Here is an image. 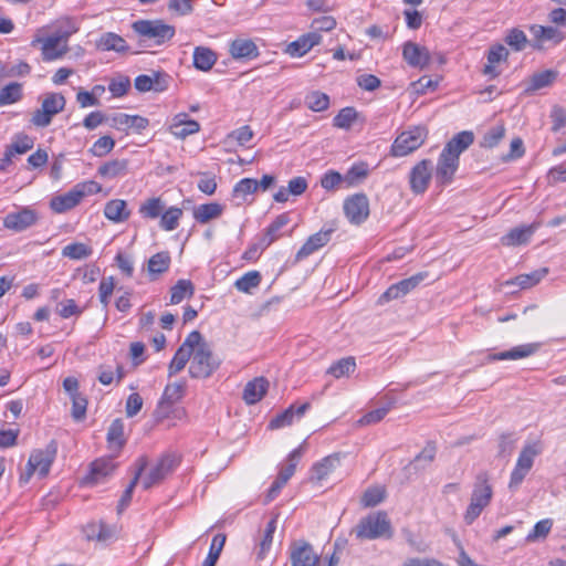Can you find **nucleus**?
Wrapping results in <instances>:
<instances>
[{
  "label": "nucleus",
  "mask_w": 566,
  "mask_h": 566,
  "mask_svg": "<svg viewBox=\"0 0 566 566\" xmlns=\"http://www.w3.org/2000/svg\"><path fill=\"white\" fill-rule=\"evenodd\" d=\"M356 361L354 357H345L336 363H334L328 369L327 373L335 378H340L344 376H349L355 371Z\"/></svg>",
  "instance_id": "nucleus-46"
},
{
  "label": "nucleus",
  "mask_w": 566,
  "mask_h": 566,
  "mask_svg": "<svg viewBox=\"0 0 566 566\" xmlns=\"http://www.w3.org/2000/svg\"><path fill=\"white\" fill-rule=\"evenodd\" d=\"M276 530V521L272 518L268 522L266 527L263 533V537L260 542V549L258 552V558L263 559L265 553L270 549L273 542V534Z\"/></svg>",
  "instance_id": "nucleus-59"
},
{
  "label": "nucleus",
  "mask_w": 566,
  "mask_h": 566,
  "mask_svg": "<svg viewBox=\"0 0 566 566\" xmlns=\"http://www.w3.org/2000/svg\"><path fill=\"white\" fill-rule=\"evenodd\" d=\"M269 381L263 377L254 378L249 381L243 390V400L248 405L259 402L268 391Z\"/></svg>",
  "instance_id": "nucleus-26"
},
{
  "label": "nucleus",
  "mask_w": 566,
  "mask_h": 566,
  "mask_svg": "<svg viewBox=\"0 0 566 566\" xmlns=\"http://www.w3.org/2000/svg\"><path fill=\"white\" fill-rule=\"evenodd\" d=\"M292 566H318L321 556L305 541H295L290 546Z\"/></svg>",
  "instance_id": "nucleus-12"
},
{
  "label": "nucleus",
  "mask_w": 566,
  "mask_h": 566,
  "mask_svg": "<svg viewBox=\"0 0 566 566\" xmlns=\"http://www.w3.org/2000/svg\"><path fill=\"white\" fill-rule=\"evenodd\" d=\"M66 99L62 94L48 93L41 103V107L32 114L31 124L41 128L49 126L52 118L64 109Z\"/></svg>",
  "instance_id": "nucleus-5"
},
{
  "label": "nucleus",
  "mask_w": 566,
  "mask_h": 566,
  "mask_svg": "<svg viewBox=\"0 0 566 566\" xmlns=\"http://www.w3.org/2000/svg\"><path fill=\"white\" fill-rule=\"evenodd\" d=\"M115 147V140L111 136L99 137L90 148V153L95 157H104Z\"/></svg>",
  "instance_id": "nucleus-62"
},
{
  "label": "nucleus",
  "mask_w": 566,
  "mask_h": 566,
  "mask_svg": "<svg viewBox=\"0 0 566 566\" xmlns=\"http://www.w3.org/2000/svg\"><path fill=\"white\" fill-rule=\"evenodd\" d=\"M190 358H191V354L186 352V348L179 347L169 364V367H168L169 377L181 371L186 367V365Z\"/></svg>",
  "instance_id": "nucleus-55"
},
{
  "label": "nucleus",
  "mask_w": 566,
  "mask_h": 566,
  "mask_svg": "<svg viewBox=\"0 0 566 566\" xmlns=\"http://www.w3.org/2000/svg\"><path fill=\"white\" fill-rule=\"evenodd\" d=\"M290 222V217L287 213L279 214L272 223L266 228V232L261 240L262 248L265 249L271 245L276 239L280 238L281 229L285 227Z\"/></svg>",
  "instance_id": "nucleus-30"
},
{
  "label": "nucleus",
  "mask_w": 566,
  "mask_h": 566,
  "mask_svg": "<svg viewBox=\"0 0 566 566\" xmlns=\"http://www.w3.org/2000/svg\"><path fill=\"white\" fill-rule=\"evenodd\" d=\"M427 273L420 272L408 279H403L392 285H390L379 297L378 303L384 304L386 302L398 300L403 297L412 290H415L426 277Z\"/></svg>",
  "instance_id": "nucleus-9"
},
{
  "label": "nucleus",
  "mask_w": 566,
  "mask_h": 566,
  "mask_svg": "<svg viewBox=\"0 0 566 566\" xmlns=\"http://www.w3.org/2000/svg\"><path fill=\"white\" fill-rule=\"evenodd\" d=\"M22 98V86L12 82L0 90V106L10 105Z\"/></svg>",
  "instance_id": "nucleus-47"
},
{
  "label": "nucleus",
  "mask_w": 566,
  "mask_h": 566,
  "mask_svg": "<svg viewBox=\"0 0 566 566\" xmlns=\"http://www.w3.org/2000/svg\"><path fill=\"white\" fill-rule=\"evenodd\" d=\"M504 42L506 43L507 46H510L512 51L521 52L524 49H526L528 44V39L524 31L517 28H513L506 32Z\"/></svg>",
  "instance_id": "nucleus-44"
},
{
  "label": "nucleus",
  "mask_w": 566,
  "mask_h": 566,
  "mask_svg": "<svg viewBox=\"0 0 566 566\" xmlns=\"http://www.w3.org/2000/svg\"><path fill=\"white\" fill-rule=\"evenodd\" d=\"M509 56V50L501 43L492 45L486 54L488 64L484 66L483 73L485 75H496L495 64L506 61Z\"/></svg>",
  "instance_id": "nucleus-29"
},
{
  "label": "nucleus",
  "mask_w": 566,
  "mask_h": 566,
  "mask_svg": "<svg viewBox=\"0 0 566 566\" xmlns=\"http://www.w3.org/2000/svg\"><path fill=\"white\" fill-rule=\"evenodd\" d=\"M30 45L32 48H38L41 51V59L43 62L61 60L69 52V44L62 43L51 34L46 36L35 34Z\"/></svg>",
  "instance_id": "nucleus-8"
},
{
  "label": "nucleus",
  "mask_w": 566,
  "mask_h": 566,
  "mask_svg": "<svg viewBox=\"0 0 566 566\" xmlns=\"http://www.w3.org/2000/svg\"><path fill=\"white\" fill-rule=\"evenodd\" d=\"M81 202L75 190L72 188L70 191L62 196H57L51 200V208L57 213L65 212L73 209Z\"/></svg>",
  "instance_id": "nucleus-35"
},
{
  "label": "nucleus",
  "mask_w": 566,
  "mask_h": 566,
  "mask_svg": "<svg viewBox=\"0 0 566 566\" xmlns=\"http://www.w3.org/2000/svg\"><path fill=\"white\" fill-rule=\"evenodd\" d=\"M402 56L413 67L423 69L430 62L429 51L413 42H406L403 44Z\"/></svg>",
  "instance_id": "nucleus-21"
},
{
  "label": "nucleus",
  "mask_w": 566,
  "mask_h": 566,
  "mask_svg": "<svg viewBox=\"0 0 566 566\" xmlns=\"http://www.w3.org/2000/svg\"><path fill=\"white\" fill-rule=\"evenodd\" d=\"M223 207L217 202L198 206L193 211V218L199 223H207L221 216Z\"/></svg>",
  "instance_id": "nucleus-34"
},
{
  "label": "nucleus",
  "mask_w": 566,
  "mask_h": 566,
  "mask_svg": "<svg viewBox=\"0 0 566 566\" xmlns=\"http://www.w3.org/2000/svg\"><path fill=\"white\" fill-rule=\"evenodd\" d=\"M56 453L57 442L55 440H51L43 449L33 450L24 471L20 474V483L27 484L35 472H38L40 478L46 476L55 460Z\"/></svg>",
  "instance_id": "nucleus-1"
},
{
  "label": "nucleus",
  "mask_w": 566,
  "mask_h": 566,
  "mask_svg": "<svg viewBox=\"0 0 566 566\" xmlns=\"http://www.w3.org/2000/svg\"><path fill=\"white\" fill-rule=\"evenodd\" d=\"M339 462L340 460L337 454L324 458L322 461L313 465V478L317 481L324 480L339 465Z\"/></svg>",
  "instance_id": "nucleus-36"
},
{
  "label": "nucleus",
  "mask_w": 566,
  "mask_h": 566,
  "mask_svg": "<svg viewBox=\"0 0 566 566\" xmlns=\"http://www.w3.org/2000/svg\"><path fill=\"white\" fill-rule=\"evenodd\" d=\"M427 130L424 127L415 126L400 133L390 147L394 157H403L417 150L424 143Z\"/></svg>",
  "instance_id": "nucleus-4"
},
{
  "label": "nucleus",
  "mask_w": 566,
  "mask_h": 566,
  "mask_svg": "<svg viewBox=\"0 0 566 566\" xmlns=\"http://www.w3.org/2000/svg\"><path fill=\"white\" fill-rule=\"evenodd\" d=\"M126 440L124 438V421L122 419H115L107 431V443L111 450H120Z\"/></svg>",
  "instance_id": "nucleus-33"
},
{
  "label": "nucleus",
  "mask_w": 566,
  "mask_h": 566,
  "mask_svg": "<svg viewBox=\"0 0 566 566\" xmlns=\"http://www.w3.org/2000/svg\"><path fill=\"white\" fill-rule=\"evenodd\" d=\"M165 208L166 206L160 198L153 197L145 200L139 206L138 212L144 219H157L160 217Z\"/></svg>",
  "instance_id": "nucleus-39"
},
{
  "label": "nucleus",
  "mask_w": 566,
  "mask_h": 566,
  "mask_svg": "<svg viewBox=\"0 0 566 566\" xmlns=\"http://www.w3.org/2000/svg\"><path fill=\"white\" fill-rule=\"evenodd\" d=\"M104 216L116 223L126 221L130 212L127 210V203L122 199L109 200L104 207Z\"/></svg>",
  "instance_id": "nucleus-28"
},
{
  "label": "nucleus",
  "mask_w": 566,
  "mask_h": 566,
  "mask_svg": "<svg viewBox=\"0 0 566 566\" xmlns=\"http://www.w3.org/2000/svg\"><path fill=\"white\" fill-rule=\"evenodd\" d=\"M182 214V209L178 207L165 208L160 214L159 227L165 231H172L177 229Z\"/></svg>",
  "instance_id": "nucleus-40"
},
{
  "label": "nucleus",
  "mask_w": 566,
  "mask_h": 566,
  "mask_svg": "<svg viewBox=\"0 0 566 566\" xmlns=\"http://www.w3.org/2000/svg\"><path fill=\"white\" fill-rule=\"evenodd\" d=\"M259 189V182L253 178H243L238 181L233 188V195L245 200L247 196L254 193Z\"/></svg>",
  "instance_id": "nucleus-56"
},
{
  "label": "nucleus",
  "mask_w": 566,
  "mask_h": 566,
  "mask_svg": "<svg viewBox=\"0 0 566 566\" xmlns=\"http://www.w3.org/2000/svg\"><path fill=\"white\" fill-rule=\"evenodd\" d=\"M191 356L189 374L192 378H208L220 365L207 343L201 344Z\"/></svg>",
  "instance_id": "nucleus-6"
},
{
  "label": "nucleus",
  "mask_w": 566,
  "mask_h": 566,
  "mask_svg": "<svg viewBox=\"0 0 566 566\" xmlns=\"http://www.w3.org/2000/svg\"><path fill=\"white\" fill-rule=\"evenodd\" d=\"M305 104L313 112H324L329 106V96L321 91H313L305 96Z\"/></svg>",
  "instance_id": "nucleus-48"
},
{
  "label": "nucleus",
  "mask_w": 566,
  "mask_h": 566,
  "mask_svg": "<svg viewBox=\"0 0 566 566\" xmlns=\"http://www.w3.org/2000/svg\"><path fill=\"white\" fill-rule=\"evenodd\" d=\"M62 256L71 260H84L91 256L93 250L90 245L82 242H73L62 249Z\"/></svg>",
  "instance_id": "nucleus-45"
},
{
  "label": "nucleus",
  "mask_w": 566,
  "mask_h": 566,
  "mask_svg": "<svg viewBox=\"0 0 566 566\" xmlns=\"http://www.w3.org/2000/svg\"><path fill=\"white\" fill-rule=\"evenodd\" d=\"M492 486L488 483L486 474H480L474 484L470 504L464 513V522L471 525L490 504L492 500Z\"/></svg>",
  "instance_id": "nucleus-3"
},
{
  "label": "nucleus",
  "mask_w": 566,
  "mask_h": 566,
  "mask_svg": "<svg viewBox=\"0 0 566 566\" xmlns=\"http://www.w3.org/2000/svg\"><path fill=\"white\" fill-rule=\"evenodd\" d=\"M533 49L543 50L559 44L564 40V34L555 27H535L533 25Z\"/></svg>",
  "instance_id": "nucleus-15"
},
{
  "label": "nucleus",
  "mask_w": 566,
  "mask_h": 566,
  "mask_svg": "<svg viewBox=\"0 0 566 566\" xmlns=\"http://www.w3.org/2000/svg\"><path fill=\"white\" fill-rule=\"evenodd\" d=\"M322 36L317 32H310L301 35L297 40L291 42L286 48V53L292 57H301L306 54L313 46L317 45Z\"/></svg>",
  "instance_id": "nucleus-22"
},
{
  "label": "nucleus",
  "mask_w": 566,
  "mask_h": 566,
  "mask_svg": "<svg viewBox=\"0 0 566 566\" xmlns=\"http://www.w3.org/2000/svg\"><path fill=\"white\" fill-rule=\"evenodd\" d=\"M133 29L142 38L154 40L156 44L169 41L175 34V28L164 23L161 20H138L134 22Z\"/></svg>",
  "instance_id": "nucleus-7"
},
{
  "label": "nucleus",
  "mask_w": 566,
  "mask_h": 566,
  "mask_svg": "<svg viewBox=\"0 0 566 566\" xmlns=\"http://www.w3.org/2000/svg\"><path fill=\"white\" fill-rule=\"evenodd\" d=\"M357 118V112L354 107H344L334 117V126L348 129Z\"/></svg>",
  "instance_id": "nucleus-60"
},
{
  "label": "nucleus",
  "mask_w": 566,
  "mask_h": 566,
  "mask_svg": "<svg viewBox=\"0 0 566 566\" xmlns=\"http://www.w3.org/2000/svg\"><path fill=\"white\" fill-rule=\"evenodd\" d=\"M116 464L112 458H99L92 462L90 474L86 480L91 483H99L103 479L114 472Z\"/></svg>",
  "instance_id": "nucleus-27"
},
{
  "label": "nucleus",
  "mask_w": 566,
  "mask_h": 566,
  "mask_svg": "<svg viewBox=\"0 0 566 566\" xmlns=\"http://www.w3.org/2000/svg\"><path fill=\"white\" fill-rule=\"evenodd\" d=\"M474 142L472 132L463 130L454 135L444 146L442 150L455 156L460 159V155L468 149Z\"/></svg>",
  "instance_id": "nucleus-25"
},
{
  "label": "nucleus",
  "mask_w": 566,
  "mask_h": 566,
  "mask_svg": "<svg viewBox=\"0 0 566 566\" xmlns=\"http://www.w3.org/2000/svg\"><path fill=\"white\" fill-rule=\"evenodd\" d=\"M138 463H139V467L135 473V476L133 478V480L130 481V483L128 484V486L126 488V490L124 491L120 500H119V503H118V509L119 510H123L125 509L126 506H128L130 500H132V495H133V491H134V488L136 486L137 482H138V479L139 476L142 475L143 471L145 470L146 468V460L144 458H140L138 460Z\"/></svg>",
  "instance_id": "nucleus-51"
},
{
  "label": "nucleus",
  "mask_w": 566,
  "mask_h": 566,
  "mask_svg": "<svg viewBox=\"0 0 566 566\" xmlns=\"http://www.w3.org/2000/svg\"><path fill=\"white\" fill-rule=\"evenodd\" d=\"M295 417V407L290 406L283 412L276 415L269 423L270 429H280L290 426Z\"/></svg>",
  "instance_id": "nucleus-63"
},
{
  "label": "nucleus",
  "mask_w": 566,
  "mask_h": 566,
  "mask_svg": "<svg viewBox=\"0 0 566 566\" xmlns=\"http://www.w3.org/2000/svg\"><path fill=\"white\" fill-rule=\"evenodd\" d=\"M386 496L384 488L374 486L367 489L361 496V504L364 507H374L381 503Z\"/></svg>",
  "instance_id": "nucleus-54"
},
{
  "label": "nucleus",
  "mask_w": 566,
  "mask_h": 566,
  "mask_svg": "<svg viewBox=\"0 0 566 566\" xmlns=\"http://www.w3.org/2000/svg\"><path fill=\"white\" fill-rule=\"evenodd\" d=\"M129 174V160L125 158H115L103 163L97 168V175L106 180L124 178Z\"/></svg>",
  "instance_id": "nucleus-18"
},
{
  "label": "nucleus",
  "mask_w": 566,
  "mask_h": 566,
  "mask_svg": "<svg viewBox=\"0 0 566 566\" xmlns=\"http://www.w3.org/2000/svg\"><path fill=\"white\" fill-rule=\"evenodd\" d=\"M229 52L235 60H252L258 57L259 49L251 39L238 38L230 43Z\"/></svg>",
  "instance_id": "nucleus-23"
},
{
  "label": "nucleus",
  "mask_w": 566,
  "mask_h": 566,
  "mask_svg": "<svg viewBox=\"0 0 566 566\" xmlns=\"http://www.w3.org/2000/svg\"><path fill=\"white\" fill-rule=\"evenodd\" d=\"M459 158H455V156L442 150L436 167V182L439 186L449 185L453 180L454 174L459 168Z\"/></svg>",
  "instance_id": "nucleus-13"
},
{
  "label": "nucleus",
  "mask_w": 566,
  "mask_h": 566,
  "mask_svg": "<svg viewBox=\"0 0 566 566\" xmlns=\"http://www.w3.org/2000/svg\"><path fill=\"white\" fill-rule=\"evenodd\" d=\"M200 130V125L195 119H189L186 113H179L174 116L169 126V132L179 139L193 135Z\"/></svg>",
  "instance_id": "nucleus-19"
},
{
  "label": "nucleus",
  "mask_w": 566,
  "mask_h": 566,
  "mask_svg": "<svg viewBox=\"0 0 566 566\" xmlns=\"http://www.w3.org/2000/svg\"><path fill=\"white\" fill-rule=\"evenodd\" d=\"M261 283V274L258 271H250L234 282V287L243 293H251Z\"/></svg>",
  "instance_id": "nucleus-49"
},
{
  "label": "nucleus",
  "mask_w": 566,
  "mask_h": 566,
  "mask_svg": "<svg viewBox=\"0 0 566 566\" xmlns=\"http://www.w3.org/2000/svg\"><path fill=\"white\" fill-rule=\"evenodd\" d=\"M531 470V447L525 446L518 460L515 469L511 474V480L509 488L511 490L517 489L520 484L523 482L524 478Z\"/></svg>",
  "instance_id": "nucleus-24"
},
{
  "label": "nucleus",
  "mask_w": 566,
  "mask_h": 566,
  "mask_svg": "<svg viewBox=\"0 0 566 566\" xmlns=\"http://www.w3.org/2000/svg\"><path fill=\"white\" fill-rule=\"evenodd\" d=\"M253 137V132L250 126H241L227 135L226 142L237 143L240 146H245Z\"/></svg>",
  "instance_id": "nucleus-61"
},
{
  "label": "nucleus",
  "mask_w": 566,
  "mask_h": 566,
  "mask_svg": "<svg viewBox=\"0 0 566 566\" xmlns=\"http://www.w3.org/2000/svg\"><path fill=\"white\" fill-rule=\"evenodd\" d=\"M175 459L170 455L163 457L156 465H154L148 474L144 476L142 484L145 490L150 489L155 484L163 481L174 469Z\"/></svg>",
  "instance_id": "nucleus-17"
},
{
  "label": "nucleus",
  "mask_w": 566,
  "mask_h": 566,
  "mask_svg": "<svg viewBox=\"0 0 566 566\" xmlns=\"http://www.w3.org/2000/svg\"><path fill=\"white\" fill-rule=\"evenodd\" d=\"M433 165L430 159H422L409 174L410 189L416 195L426 192L432 178Z\"/></svg>",
  "instance_id": "nucleus-11"
},
{
  "label": "nucleus",
  "mask_w": 566,
  "mask_h": 566,
  "mask_svg": "<svg viewBox=\"0 0 566 566\" xmlns=\"http://www.w3.org/2000/svg\"><path fill=\"white\" fill-rule=\"evenodd\" d=\"M531 355V344H524L496 354H490L489 360H517Z\"/></svg>",
  "instance_id": "nucleus-38"
},
{
  "label": "nucleus",
  "mask_w": 566,
  "mask_h": 566,
  "mask_svg": "<svg viewBox=\"0 0 566 566\" xmlns=\"http://www.w3.org/2000/svg\"><path fill=\"white\" fill-rule=\"evenodd\" d=\"M185 394V382L168 384L164 390L161 399L157 406L156 415L158 418H166L169 409L178 402Z\"/></svg>",
  "instance_id": "nucleus-16"
},
{
  "label": "nucleus",
  "mask_w": 566,
  "mask_h": 566,
  "mask_svg": "<svg viewBox=\"0 0 566 566\" xmlns=\"http://www.w3.org/2000/svg\"><path fill=\"white\" fill-rule=\"evenodd\" d=\"M77 30L78 28L73 20L65 19L59 23L57 28L51 35L62 43L67 44L70 36L76 33Z\"/></svg>",
  "instance_id": "nucleus-53"
},
{
  "label": "nucleus",
  "mask_w": 566,
  "mask_h": 566,
  "mask_svg": "<svg viewBox=\"0 0 566 566\" xmlns=\"http://www.w3.org/2000/svg\"><path fill=\"white\" fill-rule=\"evenodd\" d=\"M355 534L360 539L391 538L394 531L387 513L378 511L361 518L355 528Z\"/></svg>",
  "instance_id": "nucleus-2"
},
{
  "label": "nucleus",
  "mask_w": 566,
  "mask_h": 566,
  "mask_svg": "<svg viewBox=\"0 0 566 566\" xmlns=\"http://www.w3.org/2000/svg\"><path fill=\"white\" fill-rule=\"evenodd\" d=\"M504 135L505 128L503 125L493 126L484 134L481 146L483 148H493L503 139Z\"/></svg>",
  "instance_id": "nucleus-57"
},
{
  "label": "nucleus",
  "mask_w": 566,
  "mask_h": 566,
  "mask_svg": "<svg viewBox=\"0 0 566 566\" xmlns=\"http://www.w3.org/2000/svg\"><path fill=\"white\" fill-rule=\"evenodd\" d=\"M303 454V447L300 446L298 448L294 449L286 459V463L282 465V468L279 471V476H281L282 481H289L292 475L295 472V469L302 458Z\"/></svg>",
  "instance_id": "nucleus-43"
},
{
  "label": "nucleus",
  "mask_w": 566,
  "mask_h": 566,
  "mask_svg": "<svg viewBox=\"0 0 566 566\" xmlns=\"http://www.w3.org/2000/svg\"><path fill=\"white\" fill-rule=\"evenodd\" d=\"M36 221L38 216L35 211L30 208H23L20 211L8 213L3 219V226L14 232H22L35 224Z\"/></svg>",
  "instance_id": "nucleus-14"
},
{
  "label": "nucleus",
  "mask_w": 566,
  "mask_h": 566,
  "mask_svg": "<svg viewBox=\"0 0 566 566\" xmlns=\"http://www.w3.org/2000/svg\"><path fill=\"white\" fill-rule=\"evenodd\" d=\"M34 140L32 137L19 134L17 135L12 143L7 147V150H9L13 156L14 155H22L29 151L33 148Z\"/></svg>",
  "instance_id": "nucleus-52"
},
{
  "label": "nucleus",
  "mask_w": 566,
  "mask_h": 566,
  "mask_svg": "<svg viewBox=\"0 0 566 566\" xmlns=\"http://www.w3.org/2000/svg\"><path fill=\"white\" fill-rule=\"evenodd\" d=\"M557 77L558 71L552 69L533 73V91L553 85Z\"/></svg>",
  "instance_id": "nucleus-50"
},
{
  "label": "nucleus",
  "mask_w": 566,
  "mask_h": 566,
  "mask_svg": "<svg viewBox=\"0 0 566 566\" xmlns=\"http://www.w3.org/2000/svg\"><path fill=\"white\" fill-rule=\"evenodd\" d=\"M333 230H321L314 234H312L306 242L297 251L295 259L296 261H301L316 252L318 249L325 247L332 235Z\"/></svg>",
  "instance_id": "nucleus-20"
},
{
  "label": "nucleus",
  "mask_w": 566,
  "mask_h": 566,
  "mask_svg": "<svg viewBox=\"0 0 566 566\" xmlns=\"http://www.w3.org/2000/svg\"><path fill=\"white\" fill-rule=\"evenodd\" d=\"M170 261L171 260L168 252H158L148 260L147 270L150 275L163 274L168 271Z\"/></svg>",
  "instance_id": "nucleus-42"
},
{
  "label": "nucleus",
  "mask_w": 566,
  "mask_h": 566,
  "mask_svg": "<svg viewBox=\"0 0 566 566\" xmlns=\"http://www.w3.org/2000/svg\"><path fill=\"white\" fill-rule=\"evenodd\" d=\"M96 46L103 51L125 52L128 50L126 41L113 32L102 34L96 42Z\"/></svg>",
  "instance_id": "nucleus-31"
},
{
  "label": "nucleus",
  "mask_w": 566,
  "mask_h": 566,
  "mask_svg": "<svg viewBox=\"0 0 566 566\" xmlns=\"http://www.w3.org/2000/svg\"><path fill=\"white\" fill-rule=\"evenodd\" d=\"M531 238V226L516 227L512 229L507 234L501 238V242L506 247H516L524 244Z\"/></svg>",
  "instance_id": "nucleus-37"
},
{
  "label": "nucleus",
  "mask_w": 566,
  "mask_h": 566,
  "mask_svg": "<svg viewBox=\"0 0 566 566\" xmlns=\"http://www.w3.org/2000/svg\"><path fill=\"white\" fill-rule=\"evenodd\" d=\"M195 286L190 280H179L170 290V303L179 304L186 297H191Z\"/></svg>",
  "instance_id": "nucleus-41"
},
{
  "label": "nucleus",
  "mask_w": 566,
  "mask_h": 566,
  "mask_svg": "<svg viewBox=\"0 0 566 566\" xmlns=\"http://www.w3.org/2000/svg\"><path fill=\"white\" fill-rule=\"evenodd\" d=\"M115 289V279L113 276L103 277L98 286L99 302L107 307L109 304V297Z\"/></svg>",
  "instance_id": "nucleus-64"
},
{
  "label": "nucleus",
  "mask_w": 566,
  "mask_h": 566,
  "mask_svg": "<svg viewBox=\"0 0 566 566\" xmlns=\"http://www.w3.org/2000/svg\"><path fill=\"white\" fill-rule=\"evenodd\" d=\"M344 212L353 224L363 223L369 216V201L365 193H356L344 201Z\"/></svg>",
  "instance_id": "nucleus-10"
},
{
  "label": "nucleus",
  "mask_w": 566,
  "mask_h": 566,
  "mask_svg": "<svg viewBox=\"0 0 566 566\" xmlns=\"http://www.w3.org/2000/svg\"><path fill=\"white\" fill-rule=\"evenodd\" d=\"M226 542V537L221 534H217L211 542L210 549L207 558L205 559L202 566H214L220 553L223 548Z\"/></svg>",
  "instance_id": "nucleus-58"
},
{
  "label": "nucleus",
  "mask_w": 566,
  "mask_h": 566,
  "mask_svg": "<svg viewBox=\"0 0 566 566\" xmlns=\"http://www.w3.org/2000/svg\"><path fill=\"white\" fill-rule=\"evenodd\" d=\"M216 53L205 46H197L193 51V65L196 69L207 72L216 64Z\"/></svg>",
  "instance_id": "nucleus-32"
}]
</instances>
